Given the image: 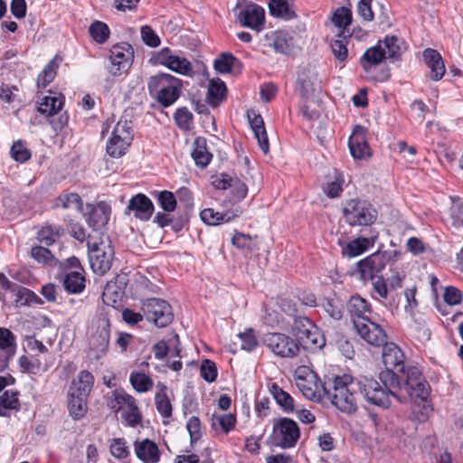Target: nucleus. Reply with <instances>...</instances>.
<instances>
[{"instance_id": "nucleus-1", "label": "nucleus", "mask_w": 463, "mask_h": 463, "mask_svg": "<svg viewBox=\"0 0 463 463\" xmlns=\"http://www.w3.org/2000/svg\"><path fill=\"white\" fill-rule=\"evenodd\" d=\"M356 385L348 374L336 375L332 378L331 392L326 394L331 403L340 411L346 414L354 413L357 409V402L354 395Z\"/></svg>"}, {"instance_id": "nucleus-2", "label": "nucleus", "mask_w": 463, "mask_h": 463, "mask_svg": "<svg viewBox=\"0 0 463 463\" xmlns=\"http://www.w3.org/2000/svg\"><path fill=\"white\" fill-rule=\"evenodd\" d=\"M88 255L92 271L99 276L106 274L112 267L114 249L108 236L90 235L88 238Z\"/></svg>"}, {"instance_id": "nucleus-3", "label": "nucleus", "mask_w": 463, "mask_h": 463, "mask_svg": "<svg viewBox=\"0 0 463 463\" xmlns=\"http://www.w3.org/2000/svg\"><path fill=\"white\" fill-rule=\"evenodd\" d=\"M395 389L398 393L396 399L401 402L405 401L407 397L415 401H425L430 393L429 383L415 366L408 367L404 373L398 375V387Z\"/></svg>"}, {"instance_id": "nucleus-4", "label": "nucleus", "mask_w": 463, "mask_h": 463, "mask_svg": "<svg viewBox=\"0 0 463 463\" xmlns=\"http://www.w3.org/2000/svg\"><path fill=\"white\" fill-rule=\"evenodd\" d=\"M148 90L159 104L167 108L173 105L182 92V80L168 73H160L149 78Z\"/></svg>"}, {"instance_id": "nucleus-5", "label": "nucleus", "mask_w": 463, "mask_h": 463, "mask_svg": "<svg viewBox=\"0 0 463 463\" xmlns=\"http://www.w3.org/2000/svg\"><path fill=\"white\" fill-rule=\"evenodd\" d=\"M378 381L368 378L361 377L356 383V388L366 400L367 402L381 407L388 408L391 405V397L396 398L398 384H393V387L389 386L384 382V379Z\"/></svg>"}, {"instance_id": "nucleus-6", "label": "nucleus", "mask_w": 463, "mask_h": 463, "mask_svg": "<svg viewBox=\"0 0 463 463\" xmlns=\"http://www.w3.org/2000/svg\"><path fill=\"white\" fill-rule=\"evenodd\" d=\"M291 333L298 346L316 352L326 345V338L321 330L307 317H295L291 326Z\"/></svg>"}, {"instance_id": "nucleus-7", "label": "nucleus", "mask_w": 463, "mask_h": 463, "mask_svg": "<svg viewBox=\"0 0 463 463\" xmlns=\"http://www.w3.org/2000/svg\"><path fill=\"white\" fill-rule=\"evenodd\" d=\"M296 383L307 399L320 402L330 393L332 379L322 383L317 374L309 368L300 367L296 371Z\"/></svg>"}, {"instance_id": "nucleus-8", "label": "nucleus", "mask_w": 463, "mask_h": 463, "mask_svg": "<svg viewBox=\"0 0 463 463\" xmlns=\"http://www.w3.org/2000/svg\"><path fill=\"white\" fill-rule=\"evenodd\" d=\"M383 349V362L385 370L380 373L379 378L384 379L386 384L393 387L398 384L399 373H405V361L402 351L393 343L384 344Z\"/></svg>"}, {"instance_id": "nucleus-9", "label": "nucleus", "mask_w": 463, "mask_h": 463, "mask_svg": "<svg viewBox=\"0 0 463 463\" xmlns=\"http://www.w3.org/2000/svg\"><path fill=\"white\" fill-rule=\"evenodd\" d=\"M343 213L346 222L351 226L371 225L376 221L378 215L371 203L359 199L347 201Z\"/></svg>"}, {"instance_id": "nucleus-10", "label": "nucleus", "mask_w": 463, "mask_h": 463, "mask_svg": "<svg viewBox=\"0 0 463 463\" xmlns=\"http://www.w3.org/2000/svg\"><path fill=\"white\" fill-rule=\"evenodd\" d=\"M115 412H121V418L127 426L135 428L141 423L142 416L133 396L124 391H115L109 402Z\"/></svg>"}, {"instance_id": "nucleus-11", "label": "nucleus", "mask_w": 463, "mask_h": 463, "mask_svg": "<svg viewBox=\"0 0 463 463\" xmlns=\"http://www.w3.org/2000/svg\"><path fill=\"white\" fill-rule=\"evenodd\" d=\"M141 310L145 317L157 327H165L172 323V307L164 299L152 298L141 302Z\"/></svg>"}, {"instance_id": "nucleus-12", "label": "nucleus", "mask_w": 463, "mask_h": 463, "mask_svg": "<svg viewBox=\"0 0 463 463\" xmlns=\"http://www.w3.org/2000/svg\"><path fill=\"white\" fill-rule=\"evenodd\" d=\"M261 341L271 353L281 358H293L300 352L296 340L282 333H267Z\"/></svg>"}, {"instance_id": "nucleus-13", "label": "nucleus", "mask_w": 463, "mask_h": 463, "mask_svg": "<svg viewBox=\"0 0 463 463\" xmlns=\"http://www.w3.org/2000/svg\"><path fill=\"white\" fill-rule=\"evenodd\" d=\"M272 434L278 446L291 449L296 446L299 439L300 430L295 420L284 417L274 421Z\"/></svg>"}, {"instance_id": "nucleus-14", "label": "nucleus", "mask_w": 463, "mask_h": 463, "mask_svg": "<svg viewBox=\"0 0 463 463\" xmlns=\"http://www.w3.org/2000/svg\"><path fill=\"white\" fill-rule=\"evenodd\" d=\"M387 257L383 252H375L358 261L356 270L360 279L364 281L373 280L386 266Z\"/></svg>"}, {"instance_id": "nucleus-15", "label": "nucleus", "mask_w": 463, "mask_h": 463, "mask_svg": "<svg viewBox=\"0 0 463 463\" xmlns=\"http://www.w3.org/2000/svg\"><path fill=\"white\" fill-rule=\"evenodd\" d=\"M359 336L373 346H383L387 342V334L375 318H372L354 327Z\"/></svg>"}, {"instance_id": "nucleus-16", "label": "nucleus", "mask_w": 463, "mask_h": 463, "mask_svg": "<svg viewBox=\"0 0 463 463\" xmlns=\"http://www.w3.org/2000/svg\"><path fill=\"white\" fill-rule=\"evenodd\" d=\"M156 60L157 63L181 75L190 76L193 73L192 63L184 57L172 54L168 48L162 49Z\"/></svg>"}, {"instance_id": "nucleus-17", "label": "nucleus", "mask_w": 463, "mask_h": 463, "mask_svg": "<svg viewBox=\"0 0 463 463\" xmlns=\"http://www.w3.org/2000/svg\"><path fill=\"white\" fill-rule=\"evenodd\" d=\"M347 310L354 327L374 317L370 303L360 296L349 299Z\"/></svg>"}, {"instance_id": "nucleus-18", "label": "nucleus", "mask_w": 463, "mask_h": 463, "mask_svg": "<svg viewBox=\"0 0 463 463\" xmlns=\"http://www.w3.org/2000/svg\"><path fill=\"white\" fill-rule=\"evenodd\" d=\"M238 20L242 26L260 32L264 25L265 11L261 6L250 3L240 11Z\"/></svg>"}, {"instance_id": "nucleus-19", "label": "nucleus", "mask_w": 463, "mask_h": 463, "mask_svg": "<svg viewBox=\"0 0 463 463\" xmlns=\"http://www.w3.org/2000/svg\"><path fill=\"white\" fill-rule=\"evenodd\" d=\"M348 146L354 159H364L371 156V149L367 141V129L356 125L349 137Z\"/></svg>"}, {"instance_id": "nucleus-20", "label": "nucleus", "mask_w": 463, "mask_h": 463, "mask_svg": "<svg viewBox=\"0 0 463 463\" xmlns=\"http://www.w3.org/2000/svg\"><path fill=\"white\" fill-rule=\"evenodd\" d=\"M130 213L141 221H147L154 213V204L152 201L144 194H137L131 197L125 210L126 214Z\"/></svg>"}, {"instance_id": "nucleus-21", "label": "nucleus", "mask_w": 463, "mask_h": 463, "mask_svg": "<svg viewBox=\"0 0 463 463\" xmlns=\"http://www.w3.org/2000/svg\"><path fill=\"white\" fill-rule=\"evenodd\" d=\"M96 323V330L91 336V345L99 351L104 352L109 343L110 322L106 316H102L97 319Z\"/></svg>"}, {"instance_id": "nucleus-22", "label": "nucleus", "mask_w": 463, "mask_h": 463, "mask_svg": "<svg viewBox=\"0 0 463 463\" xmlns=\"http://www.w3.org/2000/svg\"><path fill=\"white\" fill-rule=\"evenodd\" d=\"M247 115L260 148L264 154H268L269 151V144L262 117L254 110L248 111Z\"/></svg>"}, {"instance_id": "nucleus-23", "label": "nucleus", "mask_w": 463, "mask_h": 463, "mask_svg": "<svg viewBox=\"0 0 463 463\" xmlns=\"http://www.w3.org/2000/svg\"><path fill=\"white\" fill-rule=\"evenodd\" d=\"M87 208L89 212L86 221L94 231L101 229L108 223L110 209L105 203H100L97 205L88 204Z\"/></svg>"}, {"instance_id": "nucleus-24", "label": "nucleus", "mask_w": 463, "mask_h": 463, "mask_svg": "<svg viewBox=\"0 0 463 463\" xmlns=\"http://www.w3.org/2000/svg\"><path fill=\"white\" fill-rule=\"evenodd\" d=\"M422 57L430 70V79L434 81L440 80L445 74L446 68L439 52L432 48H427L423 51Z\"/></svg>"}, {"instance_id": "nucleus-25", "label": "nucleus", "mask_w": 463, "mask_h": 463, "mask_svg": "<svg viewBox=\"0 0 463 463\" xmlns=\"http://www.w3.org/2000/svg\"><path fill=\"white\" fill-rule=\"evenodd\" d=\"M242 213L240 207H235L225 213L215 212L212 208L203 209L200 217L203 222L209 225H218L224 222H229L232 220L239 217Z\"/></svg>"}, {"instance_id": "nucleus-26", "label": "nucleus", "mask_w": 463, "mask_h": 463, "mask_svg": "<svg viewBox=\"0 0 463 463\" xmlns=\"http://www.w3.org/2000/svg\"><path fill=\"white\" fill-rule=\"evenodd\" d=\"M377 240V235H373L371 237H358L354 240H351L347 242L342 249V254L347 258H354L366 250L373 247L375 241Z\"/></svg>"}, {"instance_id": "nucleus-27", "label": "nucleus", "mask_w": 463, "mask_h": 463, "mask_svg": "<svg viewBox=\"0 0 463 463\" xmlns=\"http://www.w3.org/2000/svg\"><path fill=\"white\" fill-rule=\"evenodd\" d=\"M267 45L276 52L285 55L290 54L293 47L292 37L281 31L271 32L265 35Z\"/></svg>"}, {"instance_id": "nucleus-28", "label": "nucleus", "mask_w": 463, "mask_h": 463, "mask_svg": "<svg viewBox=\"0 0 463 463\" xmlns=\"http://www.w3.org/2000/svg\"><path fill=\"white\" fill-rule=\"evenodd\" d=\"M135 452L137 457L144 463H157L160 459V451L157 445L148 439L136 441Z\"/></svg>"}, {"instance_id": "nucleus-29", "label": "nucleus", "mask_w": 463, "mask_h": 463, "mask_svg": "<svg viewBox=\"0 0 463 463\" xmlns=\"http://www.w3.org/2000/svg\"><path fill=\"white\" fill-rule=\"evenodd\" d=\"M64 288L73 294H79L83 291L86 287V279L84 269L68 270L62 278Z\"/></svg>"}, {"instance_id": "nucleus-30", "label": "nucleus", "mask_w": 463, "mask_h": 463, "mask_svg": "<svg viewBox=\"0 0 463 463\" xmlns=\"http://www.w3.org/2000/svg\"><path fill=\"white\" fill-rule=\"evenodd\" d=\"M386 58V52L383 47V43L368 48L360 59L362 68L369 72L373 66L380 64Z\"/></svg>"}, {"instance_id": "nucleus-31", "label": "nucleus", "mask_w": 463, "mask_h": 463, "mask_svg": "<svg viewBox=\"0 0 463 463\" xmlns=\"http://www.w3.org/2000/svg\"><path fill=\"white\" fill-rule=\"evenodd\" d=\"M129 66V55L126 54L120 47H113L109 56L108 70L112 75H120Z\"/></svg>"}, {"instance_id": "nucleus-32", "label": "nucleus", "mask_w": 463, "mask_h": 463, "mask_svg": "<svg viewBox=\"0 0 463 463\" xmlns=\"http://www.w3.org/2000/svg\"><path fill=\"white\" fill-rule=\"evenodd\" d=\"M93 383V375L88 371H80L77 377L71 382L68 392H74V394L89 396Z\"/></svg>"}, {"instance_id": "nucleus-33", "label": "nucleus", "mask_w": 463, "mask_h": 463, "mask_svg": "<svg viewBox=\"0 0 463 463\" xmlns=\"http://www.w3.org/2000/svg\"><path fill=\"white\" fill-rule=\"evenodd\" d=\"M63 105V97L56 93L50 92L49 95L43 97L38 101L37 109L41 114L52 116L58 113Z\"/></svg>"}, {"instance_id": "nucleus-34", "label": "nucleus", "mask_w": 463, "mask_h": 463, "mask_svg": "<svg viewBox=\"0 0 463 463\" xmlns=\"http://www.w3.org/2000/svg\"><path fill=\"white\" fill-rule=\"evenodd\" d=\"M269 390L276 402L287 413L294 411V400L289 393L283 391L276 383L269 385Z\"/></svg>"}, {"instance_id": "nucleus-35", "label": "nucleus", "mask_w": 463, "mask_h": 463, "mask_svg": "<svg viewBox=\"0 0 463 463\" xmlns=\"http://www.w3.org/2000/svg\"><path fill=\"white\" fill-rule=\"evenodd\" d=\"M88 396L68 392V409L71 416L76 420L82 418L87 412Z\"/></svg>"}, {"instance_id": "nucleus-36", "label": "nucleus", "mask_w": 463, "mask_h": 463, "mask_svg": "<svg viewBox=\"0 0 463 463\" xmlns=\"http://www.w3.org/2000/svg\"><path fill=\"white\" fill-rule=\"evenodd\" d=\"M212 156V154L207 150L206 140L197 137L194 142V150L192 152V157L195 164L203 168L208 165Z\"/></svg>"}, {"instance_id": "nucleus-37", "label": "nucleus", "mask_w": 463, "mask_h": 463, "mask_svg": "<svg viewBox=\"0 0 463 463\" xmlns=\"http://www.w3.org/2000/svg\"><path fill=\"white\" fill-rule=\"evenodd\" d=\"M55 206L82 213L83 201L76 193H64L56 198Z\"/></svg>"}, {"instance_id": "nucleus-38", "label": "nucleus", "mask_w": 463, "mask_h": 463, "mask_svg": "<svg viewBox=\"0 0 463 463\" xmlns=\"http://www.w3.org/2000/svg\"><path fill=\"white\" fill-rule=\"evenodd\" d=\"M226 86L221 80H212L208 88V102L213 107H216L225 98Z\"/></svg>"}, {"instance_id": "nucleus-39", "label": "nucleus", "mask_w": 463, "mask_h": 463, "mask_svg": "<svg viewBox=\"0 0 463 463\" xmlns=\"http://www.w3.org/2000/svg\"><path fill=\"white\" fill-rule=\"evenodd\" d=\"M17 350L15 335L5 327H0V352L14 356Z\"/></svg>"}, {"instance_id": "nucleus-40", "label": "nucleus", "mask_w": 463, "mask_h": 463, "mask_svg": "<svg viewBox=\"0 0 463 463\" xmlns=\"http://www.w3.org/2000/svg\"><path fill=\"white\" fill-rule=\"evenodd\" d=\"M383 43L386 57L392 61H398L402 55L401 41L394 35H387L383 40L379 41Z\"/></svg>"}, {"instance_id": "nucleus-41", "label": "nucleus", "mask_w": 463, "mask_h": 463, "mask_svg": "<svg viewBox=\"0 0 463 463\" xmlns=\"http://www.w3.org/2000/svg\"><path fill=\"white\" fill-rule=\"evenodd\" d=\"M235 423L236 417L232 413L213 414L212 417L213 428L216 431L222 430L225 434L230 432L234 428Z\"/></svg>"}, {"instance_id": "nucleus-42", "label": "nucleus", "mask_w": 463, "mask_h": 463, "mask_svg": "<svg viewBox=\"0 0 463 463\" xmlns=\"http://www.w3.org/2000/svg\"><path fill=\"white\" fill-rule=\"evenodd\" d=\"M63 234V229L61 226H44L37 234L39 241L44 246L52 245Z\"/></svg>"}, {"instance_id": "nucleus-43", "label": "nucleus", "mask_w": 463, "mask_h": 463, "mask_svg": "<svg viewBox=\"0 0 463 463\" xmlns=\"http://www.w3.org/2000/svg\"><path fill=\"white\" fill-rule=\"evenodd\" d=\"M269 9L272 16L285 20H289L295 15L294 12L289 8L287 0H270Z\"/></svg>"}, {"instance_id": "nucleus-44", "label": "nucleus", "mask_w": 463, "mask_h": 463, "mask_svg": "<svg viewBox=\"0 0 463 463\" xmlns=\"http://www.w3.org/2000/svg\"><path fill=\"white\" fill-rule=\"evenodd\" d=\"M129 382L137 392H146L154 386L153 380L148 375L139 372H132L129 375Z\"/></svg>"}, {"instance_id": "nucleus-45", "label": "nucleus", "mask_w": 463, "mask_h": 463, "mask_svg": "<svg viewBox=\"0 0 463 463\" xmlns=\"http://www.w3.org/2000/svg\"><path fill=\"white\" fill-rule=\"evenodd\" d=\"M58 63L55 59L51 60L41 71V73L37 77V87L38 88H45L49 85L56 75V71L58 69Z\"/></svg>"}, {"instance_id": "nucleus-46", "label": "nucleus", "mask_w": 463, "mask_h": 463, "mask_svg": "<svg viewBox=\"0 0 463 463\" xmlns=\"http://www.w3.org/2000/svg\"><path fill=\"white\" fill-rule=\"evenodd\" d=\"M131 142L121 141V137L111 135L107 142V153L112 157H120L126 154Z\"/></svg>"}, {"instance_id": "nucleus-47", "label": "nucleus", "mask_w": 463, "mask_h": 463, "mask_svg": "<svg viewBox=\"0 0 463 463\" xmlns=\"http://www.w3.org/2000/svg\"><path fill=\"white\" fill-rule=\"evenodd\" d=\"M111 135L121 137V141H124L125 143L132 142L133 130L131 121L120 118L115 125Z\"/></svg>"}, {"instance_id": "nucleus-48", "label": "nucleus", "mask_w": 463, "mask_h": 463, "mask_svg": "<svg viewBox=\"0 0 463 463\" xmlns=\"http://www.w3.org/2000/svg\"><path fill=\"white\" fill-rule=\"evenodd\" d=\"M373 291L372 297L373 299L383 302L389 295V288L385 279L383 276H377L372 280Z\"/></svg>"}, {"instance_id": "nucleus-49", "label": "nucleus", "mask_w": 463, "mask_h": 463, "mask_svg": "<svg viewBox=\"0 0 463 463\" xmlns=\"http://www.w3.org/2000/svg\"><path fill=\"white\" fill-rule=\"evenodd\" d=\"M337 36V39L331 42L332 52L335 59L340 61H345L348 57V39L345 36H342L341 34H338Z\"/></svg>"}, {"instance_id": "nucleus-50", "label": "nucleus", "mask_w": 463, "mask_h": 463, "mask_svg": "<svg viewBox=\"0 0 463 463\" xmlns=\"http://www.w3.org/2000/svg\"><path fill=\"white\" fill-rule=\"evenodd\" d=\"M236 62L239 61L232 53L223 52L214 61V69L219 73H229Z\"/></svg>"}, {"instance_id": "nucleus-51", "label": "nucleus", "mask_w": 463, "mask_h": 463, "mask_svg": "<svg viewBox=\"0 0 463 463\" xmlns=\"http://www.w3.org/2000/svg\"><path fill=\"white\" fill-rule=\"evenodd\" d=\"M89 32L95 42L99 43H105L109 36V26L100 21H95L90 26Z\"/></svg>"}, {"instance_id": "nucleus-52", "label": "nucleus", "mask_w": 463, "mask_h": 463, "mask_svg": "<svg viewBox=\"0 0 463 463\" xmlns=\"http://www.w3.org/2000/svg\"><path fill=\"white\" fill-rule=\"evenodd\" d=\"M332 22L336 27L344 31L347 26L351 24V10L345 6L338 8L333 14Z\"/></svg>"}, {"instance_id": "nucleus-53", "label": "nucleus", "mask_w": 463, "mask_h": 463, "mask_svg": "<svg viewBox=\"0 0 463 463\" xmlns=\"http://www.w3.org/2000/svg\"><path fill=\"white\" fill-rule=\"evenodd\" d=\"M156 199L160 207L166 213H172L175 210L177 202L175 194L169 191H160L156 193Z\"/></svg>"}, {"instance_id": "nucleus-54", "label": "nucleus", "mask_w": 463, "mask_h": 463, "mask_svg": "<svg viewBox=\"0 0 463 463\" xmlns=\"http://www.w3.org/2000/svg\"><path fill=\"white\" fill-rule=\"evenodd\" d=\"M324 309L335 320H340L343 317L344 303L338 298H329L324 303Z\"/></svg>"}, {"instance_id": "nucleus-55", "label": "nucleus", "mask_w": 463, "mask_h": 463, "mask_svg": "<svg viewBox=\"0 0 463 463\" xmlns=\"http://www.w3.org/2000/svg\"><path fill=\"white\" fill-rule=\"evenodd\" d=\"M155 402L157 411L165 418L172 415V405L165 392V387L155 396Z\"/></svg>"}, {"instance_id": "nucleus-56", "label": "nucleus", "mask_w": 463, "mask_h": 463, "mask_svg": "<svg viewBox=\"0 0 463 463\" xmlns=\"http://www.w3.org/2000/svg\"><path fill=\"white\" fill-rule=\"evenodd\" d=\"M238 337L241 341V349L247 352L255 350L259 345L258 339L251 328H248L244 332L240 333Z\"/></svg>"}, {"instance_id": "nucleus-57", "label": "nucleus", "mask_w": 463, "mask_h": 463, "mask_svg": "<svg viewBox=\"0 0 463 463\" xmlns=\"http://www.w3.org/2000/svg\"><path fill=\"white\" fill-rule=\"evenodd\" d=\"M200 373L202 378L208 382L213 383L217 378V367L214 362L209 359H204L200 367Z\"/></svg>"}, {"instance_id": "nucleus-58", "label": "nucleus", "mask_w": 463, "mask_h": 463, "mask_svg": "<svg viewBox=\"0 0 463 463\" xmlns=\"http://www.w3.org/2000/svg\"><path fill=\"white\" fill-rule=\"evenodd\" d=\"M110 453L113 457L123 459L129 455V449L124 439H113L110 444Z\"/></svg>"}, {"instance_id": "nucleus-59", "label": "nucleus", "mask_w": 463, "mask_h": 463, "mask_svg": "<svg viewBox=\"0 0 463 463\" xmlns=\"http://www.w3.org/2000/svg\"><path fill=\"white\" fill-rule=\"evenodd\" d=\"M12 157L20 163H24L31 157V152L26 148L22 141H16L11 147Z\"/></svg>"}, {"instance_id": "nucleus-60", "label": "nucleus", "mask_w": 463, "mask_h": 463, "mask_svg": "<svg viewBox=\"0 0 463 463\" xmlns=\"http://www.w3.org/2000/svg\"><path fill=\"white\" fill-rule=\"evenodd\" d=\"M175 119L179 128L187 129L193 123V114L186 108H179L175 113Z\"/></svg>"}, {"instance_id": "nucleus-61", "label": "nucleus", "mask_w": 463, "mask_h": 463, "mask_svg": "<svg viewBox=\"0 0 463 463\" xmlns=\"http://www.w3.org/2000/svg\"><path fill=\"white\" fill-rule=\"evenodd\" d=\"M0 405L5 409L15 410L19 407L18 392L5 391L0 396Z\"/></svg>"}, {"instance_id": "nucleus-62", "label": "nucleus", "mask_w": 463, "mask_h": 463, "mask_svg": "<svg viewBox=\"0 0 463 463\" xmlns=\"http://www.w3.org/2000/svg\"><path fill=\"white\" fill-rule=\"evenodd\" d=\"M47 246H35L31 250L32 257L42 263H50L53 260V255Z\"/></svg>"}, {"instance_id": "nucleus-63", "label": "nucleus", "mask_w": 463, "mask_h": 463, "mask_svg": "<svg viewBox=\"0 0 463 463\" xmlns=\"http://www.w3.org/2000/svg\"><path fill=\"white\" fill-rule=\"evenodd\" d=\"M186 429L190 435L191 444H194L201 438V421L198 417H191L186 423Z\"/></svg>"}, {"instance_id": "nucleus-64", "label": "nucleus", "mask_w": 463, "mask_h": 463, "mask_svg": "<svg viewBox=\"0 0 463 463\" xmlns=\"http://www.w3.org/2000/svg\"><path fill=\"white\" fill-rule=\"evenodd\" d=\"M372 1L373 0H359L357 4V13L364 21L371 22L374 18L372 10Z\"/></svg>"}]
</instances>
